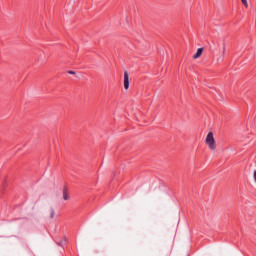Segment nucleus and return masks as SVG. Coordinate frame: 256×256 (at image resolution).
I'll return each instance as SVG.
<instances>
[{
	"label": "nucleus",
	"instance_id": "nucleus-1",
	"mask_svg": "<svg viewBox=\"0 0 256 256\" xmlns=\"http://www.w3.org/2000/svg\"><path fill=\"white\" fill-rule=\"evenodd\" d=\"M205 143L211 151L217 149V142L215 141V136L213 132H209L206 136Z\"/></svg>",
	"mask_w": 256,
	"mask_h": 256
},
{
	"label": "nucleus",
	"instance_id": "nucleus-2",
	"mask_svg": "<svg viewBox=\"0 0 256 256\" xmlns=\"http://www.w3.org/2000/svg\"><path fill=\"white\" fill-rule=\"evenodd\" d=\"M124 89H129V73L127 71L124 72Z\"/></svg>",
	"mask_w": 256,
	"mask_h": 256
},
{
	"label": "nucleus",
	"instance_id": "nucleus-3",
	"mask_svg": "<svg viewBox=\"0 0 256 256\" xmlns=\"http://www.w3.org/2000/svg\"><path fill=\"white\" fill-rule=\"evenodd\" d=\"M203 55V48H198L197 52L194 54L193 59H199Z\"/></svg>",
	"mask_w": 256,
	"mask_h": 256
},
{
	"label": "nucleus",
	"instance_id": "nucleus-4",
	"mask_svg": "<svg viewBox=\"0 0 256 256\" xmlns=\"http://www.w3.org/2000/svg\"><path fill=\"white\" fill-rule=\"evenodd\" d=\"M48 215H50V219H53V217H55V208L54 207H50L48 209Z\"/></svg>",
	"mask_w": 256,
	"mask_h": 256
},
{
	"label": "nucleus",
	"instance_id": "nucleus-5",
	"mask_svg": "<svg viewBox=\"0 0 256 256\" xmlns=\"http://www.w3.org/2000/svg\"><path fill=\"white\" fill-rule=\"evenodd\" d=\"M63 199L64 201H69L70 199L69 192L67 191V189L63 190Z\"/></svg>",
	"mask_w": 256,
	"mask_h": 256
},
{
	"label": "nucleus",
	"instance_id": "nucleus-6",
	"mask_svg": "<svg viewBox=\"0 0 256 256\" xmlns=\"http://www.w3.org/2000/svg\"><path fill=\"white\" fill-rule=\"evenodd\" d=\"M242 5H244V7H246V9L249 7V3L247 2V0H241Z\"/></svg>",
	"mask_w": 256,
	"mask_h": 256
},
{
	"label": "nucleus",
	"instance_id": "nucleus-7",
	"mask_svg": "<svg viewBox=\"0 0 256 256\" xmlns=\"http://www.w3.org/2000/svg\"><path fill=\"white\" fill-rule=\"evenodd\" d=\"M227 52V49L225 48V46L223 47V50H222V59L225 58V53Z\"/></svg>",
	"mask_w": 256,
	"mask_h": 256
},
{
	"label": "nucleus",
	"instance_id": "nucleus-8",
	"mask_svg": "<svg viewBox=\"0 0 256 256\" xmlns=\"http://www.w3.org/2000/svg\"><path fill=\"white\" fill-rule=\"evenodd\" d=\"M70 75H75V72L74 71H69L68 72Z\"/></svg>",
	"mask_w": 256,
	"mask_h": 256
},
{
	"label": "nucleus",
	"instance_id": "nucleus-9",
	"mask_svg": "<svg viewBox=\"0 0 256 256\" xmlns=\"http://www.w3.org/2000/svg\"><path fill=\"white\" fill-rule=\"evenodd\" d=\"M254 180L256 182V170L254 171Z\"/></svg>",
	"mask_w": 256,
	"mask_h": 256
}]
</instances>
